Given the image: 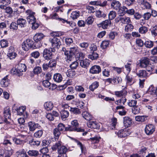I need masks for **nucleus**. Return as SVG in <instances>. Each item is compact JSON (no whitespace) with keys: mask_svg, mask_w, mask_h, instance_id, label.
Here are the masks:
<instances>
[{"mask_svg":"<svg viewBox=\"0 0 157 157\" xmlns=\"http://www.w3.org/2000/svg\"><path fill=\"white\" fill-rule=\"evenodd\" d=\"M62 51L63 52L64 55L67 56L66 59L67 62L71 61L74 58L75 54L78 52V48L76 46L70 48V50H67L65 48H63Z\"/></svg>","mask_w":157,"mask_h":157,"instance_id":"f257e3e1","label":"nucleus"},{"mask_svg":"<svg viewBox=\"0 0 157 157\" xmlns=\"http://www.w3.org/2000/svg\"><path fill=\"white\" fill-rule=\"evenodd\" d=\"M33 44L34 42L32 40L28 39L22 43V48L24 51H27L29 49L34 48L33 46Z\"/></svg>","mask_w":157,"mask_h":157,"instance_id":"f03ea898","label":"nucleus"},{"mask_svg":"<svg viewBox=\"0 0 157 157\" xmlns=\"http://www.w3.org/2000/svg\"><path fill=\"white\" fill-rule=\"evenodd\" d=\"M131 131L129 129H125L121 130L117 132H115L116 134H117L119 137L121 138L125 137L129 135L131 133Z\"/></svg>","mask_w":157,"mask_h":157,"instance_id":"7ed1b4c3","label":"nucleus"},{"mask_svg":"<svg viewBox=\"0 0 157 157\" xmlns=\"http://www.w3.org/2000/svg\"><path fill=\"white\" fill-rule=\"evenodd\" d=\"M53 49L52 48H45L44 50L43 57L45 59L48 60L52 58V52L53 51Z\"/></svg>","mask_w":157,"mask_h":157,"instance_id":"20e7f679","label":"nucleus"},{"mask_svg":"<svg viewBox=\"0 0 157 157\" xmlns=\"http://www.w3.org/2000/svg\"><path fill=\"white\" fill-rule=\"evenodd\" d=\"M49 41L51 43L53 48H58L61 45V43L59 39L56 37L50 38L49 39Z\"/></svg>","mask_w":157,"mask_h":157,"instance_id":"39448f33","label":"nucleus"},{"mask_svg":"<svg viewBox=\"0 0 157 157\" xmlns=\"http://www.w3.org/2000/svg\"><path fill=\"white\" fill-rule=\"evenodd\" d=\"M3 114L4 117L7 118V123L10 124L11 121V113L9 106H7L4 108Z\"/></svg>","mask_w":157,"mask_h":157,"instance_id":"423d86ee","label":"nucleus"},{"mask_svg":"<svg viewBox=\"0 0 157 157\" xmlns=\"http://www.w3.org/2000/svg\"><path fill=\"white\" fill-rule=\"evenodd\" d=\"M155 126L152 124L147 125L145 128V132L148 135H151L155 131Z\"/></svg>","mask_w":157,"mask_h":157,"instance_id":"0eeeda50","label":"nucleus"},{"mask_svg":"<svg viewBox=\"0 0 157 157\" xmlns=\"http://www.w3.org/2000/svg\"><path fill=\"white\" fill-rule=\"evenodd\" d=\"M28 127L30 131L33 132L36 128H40L41 126L38 123L33 121H30L28 123Z\"/></svg>","mask_w":157,"mask_h":157,"instance_id":"6e6552de","label":"nucleus"},{"mask_svg":"<svg viewBox=\"0 0 157 157\" xmlns=\"http://www.w3.org/2000/svg\"><path fill=\"white\" fill-rule=\"evenodd\" d=\"M137 2L143 9H149L151 8V5L146 0H137Z\"/></svg>","mask_w":157,"mask_h":157,"instance_id":"1a4fd4ad","label":"nucleus"},{"mask_svg":"<svg viewBox=\"0 0 157 157\" xmlns=\"http://www.w3.org/2000/svg\"><path fill=\"white\" fill-rule=\"evenodd\" d=\"M101 71L100 66L98 65H94L92 66L90 70V72L92 74H99Z\"/></svg>","mask_w":157,"mask_h":157,"instance_id":"9d476101","label":"nucleus"},{"mask_svg":"<svg viewBox=\"0 0 157 157\" xmlns=\"http://www.w3.org/2000/svg\"><path fill=\"white\" fill-rule=\"evenodd\" d=\"M150 60L147 57H144L140 61V66L142 68H145L150 63Z\"/></svg>","mask_w":157,"mask_h":157,"instance_id":"9b49d317","label":"nucleus"},{"mask_svg":"<svg viewBox=\"0 0 157 157\" xmlns=\"http://www.w3.org/2000/svg\"><path fill=\"white\" fill-rule=\"evenodd\" d=\"M123 123L125 127H129L132 124V120L129 117H125L123 118Z\"/></svg>","mask_w":157,"mask_h":157,"instance_id":"f8f14e48","label":"nucleus"},{"mask_svg":"<svg viewBox=\"0 0 157 157\" xmlns=\"http://www.w3.org/2000/svg\"><path fill=\"white\" fill-rule=\"evenodd\" d=\"M88 127L94 129L99 128L100 125L96 121H90L87 123Z\"/></svg>","mask_w":157,"mask_h":157,"instance_id":"ddd939ff","label":"nucleus"},{"mask_svg":"<svg viewBox=\"0 0 157 157\" xmlns=\"http://www.w3.org/2000/svg\"><path fill=\"white\" fill-rule=\"evenodd\" d=\"M68 131H75L77 132H83V129L80 128L79 127L74 126L71 125V126H68Z\"/></svg>","mask_w":157,"mask_h":157,"instance_id":"4468645a","label":"nucleus"},{"mask_svg":"<svg viewBox=\"0 0 157 157\" xmlns=\"http://www.w3.org/2000/svg\"><path fill=\"white\" fill-rule=\"evenodd\" d=\"M17 70L20 73V75H22V72L26 71V66L25 64L19 63L17 66Z\"/></svg>","mask_w":157,"mask_h":157,"instance_id":"2eb2a0df","label":"nucleus"},{"mask_svg":"<svg viewBox=\"0 0 157 157\" xmlns=\"http://www.w3.org/2000/svg\"><path fill=\"white\" fill-rule=\"evenodd\" d=\"M121 4L120 2L116 0H113L111 3V6L112 8L115 10L120 9Z\"/></svg>","mask_w":157,"mask_h":157,"instance_id":"dca6fc26","label":"nucleus"},{"mask_svg":"<svg viewBox=\"0 0 157 157\" xmlns=\"http://www.w3.org/2000/svg\"><path fill=\"white\" fill-rule=\"evenodd\" d=\"M44 106V109L47 111L51 110L54 107L52 102L51 101H48L45 102Z\"/></svg>","mask_w":157,"mask_h":157,"instance_id":"f3484780","label":"nucleus"},{"mask_svg":"<svg viewBox=\"0 0 157 157\" xmlns=\"http://www.w3.org/2000/svg\"><path fill=\"white\" fill-rule=\"evenodd\" d=\"M111 22L109 20H105L100 24L101 26L104 29H107L109 27H110L111 26Z\"/></svg>","mask_w":157,"mask_h":157,"instance_id":"a211bd4d","label":"nucleus"},{"mask_svg":"<svg viewBox=\"0 0 157 157\" xmlns=\"http://www.w3.org/2000/svg\"><path fill=\"white\" fill-rule=\"evenodd\" d=\"M148 93L152 95L157 96V88L151 86L147 90Z\"/></svg>","mask_w":157,"mask_h":157,"instance_id":"6ab92c4d","label":"nucleus"},{"mask_svg":"<svg viewBox=\"0 0 157 157\" xmlns=\"http://www.w3.org/2000/svg\"><path fill=\"white\" fill-rule=\"evenodd\" d=\"M44 36V35L42 33H37L34 36L33 39L34 41L37 42L42 39Z\"/></svg>","mask_w":157,"mask_h":157,"instance_id":"aec40b11","label":"nucleus"},{"mask_svg":"<svg viewBox=\"0 0 157 157\" xmlns=\"http://www.w3.org/2000/svg\"><path fill=\"white\" fill-rule=\"evenodd\" d=\"M80 65L83 68H87L90 65V62L88 59L80 60Z\"/></svg>","mask_w":157,"mask_h":157,"instance_id":"412c9836","label":"nucleus"},{"mask_svg":"<svg viewBox=\"0 0 157 157\" xmlns=\"http://www.w3.org/2000/svg\"><path fill=\"white\" fill-rule=\"evenodd\" d=\"M82 115L84 118L87 121H90L92 119V117L91 114L86 111L83 112Z\"/></svg>","mask_w":157,"mask_h":157,"instance_id":"4be33fe9","label":"nucleus"},{"mask_svg":"<svg viewBox=\"0 0 157 157\" xmlns=\"http://www.w3.org/2000/svg\"><path fill=\"white\" fill-rule=\"evenodd\" d=\"M17 22L18 25L21 28L24 27L26 23V20L22 18L18 19L17 21Z\"/></svg>","mask_w":157,"mask_h":157,"instance_id":"5701e85b","label":"nucleus"},{"mask_svg":"<svg viewBox=\"0 0 157 157\" xmlns=\"http://www.w3.org/2000/svg\"><path fill=\"white\" fill-rule=\"evenodd\" d=\"M53 79L55 82H60L62 81L63 77L60 74L56 73L54 75Z\"/></svg>","mask_w":157,"mask_h":157,"instance_id":"b1692460","label":"nucleus"},{"mask_svg":"<svg viewBox=\"0 0 157 157\" xmlns=\"http://www.w3.org/2000/svg\"><path fill=\"white\" fill-rule=\"evenodd\" d=\"M9 80L7 78V76L4 77L1 81L0 83L2 86L6 87L9 84Z\"/></svg>","mask_w":157,"mask_h":157,"instance_id":"393cba45","label":"nucleus"},{"mask_svg":"<svg viewBox=\"0 0 157 157\" xmlns=\"http://www.w3.org/2000/svg\"><path fill=\"white\" fill-rule=\"evenodd\" d=\"M67 151V148L65 146H62L58 148V152L59 154L63 155L64 154H66Z\"/></svg>","mask_w":157,"mask_h":157,"instance_id":"a878e982","label":"nucleus"},{"mask_svg":"<svg viewBox=\"0 0 157 157\" xmlns=\"http://www.w3.org/2000/svg\"><path fill=\"white\" fill-rule=\"evenodd\" d=\"M60 113L61 118L63 120H65L69 115V112L65 110H62Z\"/></svg>","mask_w":157,"mask_h":157,"instance_id":"bb28decb","label":"nucleus"},{"mask_svg":"<svg viewBox=\"0 0 157 157\" xmlns=\"http://www.w3.org/2000/svg\"><path fill=\"white\" fill-rule=\"evenodd\" d=\"M138 76L140 78H145L147 76V73L146 71L144 70H140L136 73Z\"/></svg>","mask_w":157,"mask_h":157,"instance_id":"cd10ccee","label":"nucleus"},{"mask_svg":"<svg viewBox=\"0 0 157 157\" xmlns=\"http://www.w3.org/2000/svg\"><path fill=\"white\" fill-rule=\"evenodd\" d=\"M0 8L5 10L6 13L8 14H11L13 11L12 8L10 7H6L4 6H0Z\"/></svg>","mask_w":157,"mask_h":157,"instance_id":"c85d7f7f","label":"nucleus"},{"mask_svg":"<svg viewBox=\"0 0 157 157\" xmlns=\"http://www.w3.org/2000/svg\"><path fill=\"white\" fill-rule=\"evenodd\" d=\"M127 92L125 90L121 91H116L115 92V95L118 97L125 96L127 94Z\"/></svg>","mask_w":157,"mask_h":157,"instance_id":"c756f323","label":"nucleus"},{"mask_svg":"<svg viewBox=\"0 0 157 157\" xmlns=\"http://www.w3.org/2000/svg\"><path fill=\"white\" fill-rule=\"evenodd\" d=\"M64 34L63 33L60 31H53L50 33L51 36L54 37L60 36Z\"/></svg>","mask_w":157,"mask_h":157,"instance_id":"7c9ffc66","label":"nucleus"},{"mask_svg":"<svg viewBox=\"0 0 157 157\" xmlns=\"http://www.w3.org/2000/svg\"><path fill=\"white\" fill-rule=\"evenodd\" d=\"M70 111L72 113L76 115L79 114L81 113L80 109L76 107H70Z\"/></svg>","mask_w":157,"mask_h":157,"instance_id":"2f4dec72","label":"nucleus"},{"mask_svg":"<svg viewBox=\"0 0 157 157\" xmlns=\"http://www.w3.org/2000/svg\"><path fill=\"white\" fill-rule=\"evenodd\" d=\"M57 128L60 131H68V127H66L65 125L61 123L58 124Z\"/></svg>","mask_w":157,"mask_h":157,"instance_id":"473e14b6","label":"nucleus"},{"mask_svg":"<svg viewBox=\"0 0 157 157\" xmlns=\"http://www.w3.org/2000/svg\"><path fill=\"white\" fill-rule=\"evenodd\" d=\"M43 133L42 130H38L34 133L33 136L36 138H40L42 136Z\"/></svg>","mask_w":157,"mask_h":157,"instance_id":"72a5a7b5","label":"nucleus"},{"mask_svg":"<svg viewBox=\"0 0 157 157\" xmlns=\"http://www.w3.org/2000/svg\"><path fill=\"white\" fill-rule=\"evenodd\" d=\"M67 75L70 78L73 77L75 74V71L72 69H69L66 72Z\"/></svg>","mask_w":157,"mask_h":157,"instance_id":"f704fd0d","label":"nucleus"},{"mask_svg":"<svg viewBox=\"0 0 157 157\" xmlns=\"http://www.w3.org/2000/svg\"><path fill=\"white\" fill-rule=\"evenodd\" d=\"M29 144L32 146H38L40 143V141L38 140H35L33 139L29 141Z\"/></svg>","mask_w":157,"mask_h":157,"instance_id":"c9c22d12","label":"nucleus"},{"mask_svg":"<svg viewBox=\"0 0 157 157\" xmlns=\"http://www.w3.org/2000/svg\"><path fill=\"white\" fill-rule=\"evenodd\" d=\"M79 16V12L75 11L72 12L70 17L73 20H74L77 19Z\"/></svg>","mask_w":157,"mask_h":157,"instance_id":"e433bc0d","label":"nucleus"},{"mask_svg":"<svg viewBox=\"0 0 157 157\" xmlns=\"http://www.w3.org/2000/svg\"><path fill=\"white\" fill-rule=\"evenodd\" d=\"M96 7L95 6H86V8L88 10V13H93L96 11Z\"/></svg>","mask_w":157,"mask_h":157,"instance_id":"4c0bfd02","label":"nucleus"},{"mask_svg":"<svg viewBox=\"0 0 157 157\" xmlns=\"http://www.w3.org/2000/svg\"><path fill=\"white\" fill-rule=\"evenodd\" d=\"M99 86V82L95 81L93 82L90 86L89 88L90 90L93 91L95 89L98 88Z\"/></svg>","mask_w":157,"mask_h":157,"instance_id":"58836bf2","label":"nucleus"},{"mask_svg":"<svg viewBox=\"0 0 157 157\" xmlns=\"http://www.w3.org/2000/svg\"><path fill=\"white\" fill-rule=\"evenodd\" d=\"M27 19L30 24H33V22L36 21V19L35 18L33 14L28 15Z\"/></svg>","mask_w":157,"mask_h":157,"instance_id":"ea45409f","label":"nucleus"},{"mask_svg":"<svg viewBox=\"0 0 157 157\" xmlns=\"http://www.w3.org/2000/svg\"><path fill=\"white\" fill-rule=\"evenodd\" d=\"M109 41L105 40L102 42L101 44L100 47L102 49H105L109 46Z\"/></svg>","mask_w":157,"mask_h":157,"instance_id":"a19ab883","label":"nucleus"},{"mask_svg":"<svg viewBox=\"0 0 157 157\" xmlns=\"http://www.w3.org/2000/svg\"><path fill=\"white\" fill-rule=\"evenodd\" d=\"M135 120L136 121L144 122L147 120V117L145 116H137L135 117Z\"/></svg>","mask_w":157,"mask_h":157,"instance_id":"79ce46f5","label":"nucleus"},{"mask_svg":"<svg viewBox=\"0 0 157 157\" xmlns=\"http://www.w3.org/2000/svg\"><path fill=\"white\" fill-rule=\"evenodd\" d=\"M28 64L29 67L33 68L36 65V62L34 59L30 57L28 60Z\"/></svg>","mask_w":157,"mask_h":157,"instance_id":"37998d69","label":"nucleus"},{"mask_svg":"<svg viewBox=\"0 0 157 157\" xmlns=\"http://www.w3.org/2000/svg\"><path fill=\"white\" fill-rule=\"evenodd\" d=\"M96 16L98 18L105 17L106 16V14L104 13L103 12L100 10L96 11Z\"/></svg>","mask_w":157,"mask_h":157,"instance_id":"c03bdc74","label":"nucleus"},{"mask_svg":"<svg viewBox=\"0 0 157 157\" xmlns=\"http://www.w3.org/2000/svg\"><path fill=\"white\" fill-rule=\"evenodd\" d=\"M60 132L57 128H55L53 130V134L56 139L59 138L61 134Z\"/></svg>","mask_w":157,"mask_h":157,"instance_id":"a18cd8bd","label":"nucleus"},{"mask_svg":"<svg viewBox=\"0 0 157 157\" xmlns=\"http://www.w3.org/2000/svg\"><path fill=\"white\" fill-rule=\"evenodd\" d=\"M61 142L60 141H58L56 142L55 144L53 145L52 147V150L55 151L57 149L58 150V148H59L60 147H61Z\"/></svg>","mask_w":157,"mask_h":157,"instance_id":"49530a36","label":"nucleus"},{"mask_svg":"<svg viewBox=\"0 0 157 157\" xmlns=\"http://www.w3.org/2000/svg\"><path fill=\"white\" fill-rule=\"evenodd\" d=\"M144 44L146 47L147 48H151L153 46L154 43L153 41L149 40L146 41L144 43Z\"/></svg>","mask_w":157,"mask_h":157,"instance_id":"de8ad7c7","label":"nucleus"},{"mask_svg":"<svg viewBox=\"0 0 157 157\" xmlns=\"http://www.w3.org/2000/svg\"><path fill=\"white\" fill-rule=\"evenodd\" d=\"M76 142L77 145L80 147L82 152H85L86 151V148L78 140H76Z\"/></svg>","mask_w":157,"mask_h":157,"instance_id":"09e8293b","label":"nucleus"},{"mask_svg":"<svg viewBox=\"0 0 157 157\" xmlns=\"http://www.w3.org/2000/svg\"><path fill=\"white\" fill-rule=\"evenodd\" d=\"M109 18L110 20H112L114 19L116 17V13L115 11H111L108 14Z\"/></svg>","mask_w":157,"mask_h":157,"instance_id":"8fccbe9b","label":"nucleus"},{"mask_svg":"<svg viewBox=\"0 0 157 157\" xmlns=\"http://www.w3.org/2000/svg\"><path fill=\"white\" fill-rule=\"evenodd\" d=\"M134 28L133 26L131 24H128L125 27L124 30L127 32L131 31Z\"/></svg>","mask_w":157,"mask_h":157,"instance_id":"3c124183","label":"nucleus"},{"mask_svg":"<svg viewBox=\"0 0 157 157\" xmlns=\"http://www.w3.org/2000/svg\"><path fill=\"white\" fill-rule=\"evenodd\" d=\"M0 44L2 48H5L8 45V41L5 39L1 40L0 41Z\"/></svg>","mask_w":157,"mask_h":157,"instance_id":"603ef678","label":"nucleus"},{"mask_svg":"<svg viewBox=\"0 0 157 157\" xmlns=\"http://www.w3.org/2000/svg\"><path fill=\"white\" fill-rule=\"evenodd\" d=\"M98 57V54L95 52H93L92 54L90 55L89 56V58L92 60L96 59Z\"/></svg>","mask_w":157,"mask_h":157,"instance_id":"864d4df0","label":"nucleus"},{"mask_svg":"<svg viewBox=\"0 0 157 157\" xmlns=\"http://www.w3.org/2000/svg\"><path fill=\"white\" fill-rule=\"evenodd\" d=\"M11 2V0H0V6H6L10 4Z\"/></svg>","mask_w":157,"mask_h":157,"instance_id":"5fc2aeb1","label":"nucleus"},{"mask_svg":"<svg viewBox=\"0 0 157 157\" xmlns=\"http://www.w3.org/2000/svg\"><path fill=\"white\" fill-rule=\"evenodd\" d=\"M17 157H28L25 153L23 151H19L17 153Z\"/></svg>","mask_w":157,"mask_h":157,"instance_id":"6e6d98bb","label":"nucleus"},{"mask_svg":"<svg viewBox=\"0 0 157 157\" xmlns=\"http://www.w3.org/2000/svg\"><path fill=\"white\" fill-rule=\"evenodd\" d=\"M28 154L31 156H36L39 154V152L38 151L36 150H29L28 152Z\"/></svg>","mask_w":157,"mask_h":157,"instance_id":"4d7b16f0","label":"nucleus"},{"mask_svg":"<svg viewBox=\"0 0 157 157\" xmlns=\"http://www.w3.org/2000/svg\"><path fill=\"white\" fill-rule=\"evenodd\" d=\"M148 29L145 26H142L139 29V33L141 34H144L147 32Z\"/></svg>","mask_w":157,"mask_h":157,"instance_id":"13d9d810","label":"nucleus"},{"mask_svg":"<svg viewBox=\"0 0 157 157\" xmlns=\"http://www.w3.org/2000/svg\"><path fill=\"white\" fill-rule=\"evenodd\" d=\"M113 83L115 84H117L121 83L122 81V78L121 77H116L113 78Z\"/></svg>","mask_w":157,"mask_h":157,"instance_id":"bf43d9fd","label":"nucleus"},{"mask_svg":"<svg viewBox=\"0 0 157 157\" xmlns=\"http://www.w3.org/2000/svg\"><path fill=\"white\" fill-rule=\"evenodd\" d=\"M137 101L135 100H132L128 103V105L130 107H134L136 106L137 104Z\"/></svg>","mask_w":157,"mask_h":157,"instance_id":"052dcab7","label":"nucleus"},{"mask_svg":"<svg viewBox=\"0 0 157 157\" xmlns=\"http://www.w3.org/2000/svg\"><path fill=\"white\" fill-rule=\"evenodd\" d=\"M42 71V69L40 67L38 66L34 68L33 72L34 74H38Z\"/></svg>","mask_w":157,"mask_h":157,"instance_id":"680f3d73","label":"nucleus"},{"mask_svg":"<svg viewBox=\"0 0 157 157\" xmlns=\"http://www.w3.org/2000/svg\"><path fill=\"white\" fill-rule=\"evenodd\" d=\"M56 61L55 59H52L50 60L48 65L49 67H52L56 66Z\"/></svg>","mask_w":157,"mask_h":157,"instance_id":"e2e57ef3","label":"nucleus"},{"mask_svg":"<svg viewBox=\"0 0 157 157\" xmlns=\"http://www.w3.org/2000/svg\"><path fill=\"white\" fill-rule=\"evenodd\" d=\"M18 24H17V23H16L15 22H12L10 24V28L11 29L16 30L18 29Z\"/></svg>","mask_w":157,"mask_h":157,"instance_id":"0e129e2a","label":"nucleus"},{"mask_svg":"<svg viewBox=\"0 0 157 157\" xmlns=\"http://www.w3.org/2000/svg\"><path fill=\"white\" fill-rule=\"evenodd\" d=\"M25 109V107H20L19 109H17V113L19 115H22Z\"/></svg>","mask_w":157,"mask_h":157,"instance_id":"69168bd1","label":"nucleus"},{"mask_svg":"<svg viewBox=\"0 0 157 157\" xmlns=\"http://www.w3.org/2000/svg\"><path fill=\"white\" fill-rule=\"evenodd\" d=\"M40 56V53L38 51H35L32 52L30 54L31 57H33L35 59L38 58Z\"/></svg>","mask_w":157,"mask_h":157,"instance_id":"338daca9","label":"nucleus"},{"mask_svg":"<svg viewBox=\"0 0 157 157\" xmlns=\"http://www.w3.org/2000/svg\"><path fill=\"white\" fill-rule=\"evenodd\" d=\"M12 153L13 151L12 150H6L5 151V157H10V156L12 155Z\"/></svg>","mask_w":157,"mask_h":157,"instance_id":"774afa93","label":"nucleus"}]
</instances>
